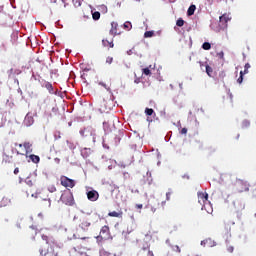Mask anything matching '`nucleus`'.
<instances>
[{"label": "nucleus", "instance_id": "f257e3e1", "mask_svg": "<svg viewBox=\"0 0 256 256\" xmlns=\"http://www.w3.org/2000/svg\"><path fill=\"white\" fill-rule=\"evenodd\" d=\"M74 221L77 225V231H80L82 233H87V231H89V227H91V222H89V218H87V216H75Z\"/></svg>", "mask_w": 256, "mask_h": 256}, {"label": "nucleus", "instance_id": "f03ea898", "mask_svg": "<svg viewBox=\"0 0 256 256\" xmlns=\"http://www.w3.org/2000/svg\"><path fill=\"white\" fill-rule=\"evenodd\" d=\"M112 239H113V236L111 235V229L109 228L108 225L103 226L100 229L99 235L96 236V241H97L98 245H101V243H103V241H109Z\"/></svg>", "mask_w": 256, "mask_h": 256}, {"label": "nucleus", "instance_id": "7ed1b4c3", "mask_svg": "<svg viewBox=\"0 0 256 256\" xmlns=\"http://www.w3.org/2000/svg\"><path fill=\"white\" fill-rule=\"evenodd\" d=\"M60 201H62L64 205H74L75 199L73 198V193H71V191H64L60 197Z\"/></svg>", "mask_w": 256, "mask_h": 256}, {"label": "nucleus", "instance_id": "20e7f679", "mask_svg": "<svg viewBox=\"0 0 256 256\" xmlns=\"http://www.w3.org/2000/svg\"><path fill=\"white\" fill-rule=\"evenodd\" d=\"M60 185H62V187L70 188L73 189V187H75V180L67 177V176H61L60 177Z\"/></svg>", "mask_w": 256, "mask_h": 256}, {"label": "nucleus", "instance_id": "39448f33", "mask_svg": "<svg viewBox=\"0 0 256 256\" xmlns=\"http://www.w3.org/2000/svg\"><path fill=\"white\" fill-rule=\"evenodd\" d=\"M249 183H247V181L244 180H237L236 181V189L238 191V193H245V191H249Z\"/></svg>", "mask_w": 256, "mask_h": 256}, {"label": "nucleus", "instance_id": "423d86ee", "mask_svg": "<svg viewBox=\"0 0 256 256\" xmlns=\"http://www.w3.org/2000/svg\"><path fill=\"white\" fill-rule=\"evenodd\" d=\"M198 203L203 207H205L207 205V203H209V194H207V192H198Z\"/></svg>", "mask_w": 256, "mask_h": 256}, {"label": "nucleus", "instance_id": "0eeeda50", "mask_svg": "<svg viewBox=\"0 0 256 256\" xmlns=\"http://www.w3.org/2000/svg\"><path fill=\"white\" fill-rule=\"evenodd\" d=\"M3 162L4 163H13V148L4 149Z\"/></svg>", "mask_w": 256, "mask_h": 256}, {"label": "nucleus", "instance_id": "6e6552de", "mask_svg": "<svg viewBox=\"0 0 256 256\" xmlns=\"http://www.w3.org/2000/svg\"><path fill=\"white\" fill-rule=\"evenodd\" d=\"M231 20L229 14H223L219 17V27L220 29H227L228 23Z\"/></svg>", "mask_w": 256, "mask_h": 256}, {"label": "nucleus", "instance_id": "1a4fd4ad", "mask_svg": "<svg viewBox=\"0 0 256 256\" xmlns=\"http://www.w3.org/2000/svg\"><path fill=\"white\" fill-rule=\"evenodd\" d=\"M19 147H24L25 151L21 153L17 152L18 155H29V153L33 151V149H31L33 147V144H31L30 142H24L23 144H19Z\"/></svg>", "mask_w": 256, "mask_h": 256}, {"label": "nucleus", "instance_id": "9d476101", "mask_svg": "<svg viewBox=\"0 0 256 256\" xmlns=\"http://www.w3.org/2000/svg\"><path fill=\"white\" fill-rule=\"evenodd\" d=\"M88 201H98L99 200V192L97 190H90L86 192Z\"/></svg>", "mask_w": 256, "mask_h": 256}, {"label": "nucleus", "instance_id": "9b49d317", "mask_svg": "<svg viewBox=\"0 0 256 256\" xmlns=\"http://www.w3.org/2000/svg\"><path fill=\"white\" fill-rule=\"evenodd\" d=\"M40 207L42 209H51V198H44L40 202Z\"/></svg>", "mask_w": 256, "mask_h": 256}, {"label": "nucleus", "instance_id": "f8f14e48", "mask_svg": "<svg viewBox=\"0 0 256 256\" xmlns=\"http://www.w3.org/2000/svg\"><path fill=\"white\" fill-rule=\"evenodd\" d=\"M41 85H42V87H45V89H47V91H49V93H51V94L54 93L53 84H51V82L42 80Z\"/></svg>", "mask_w": 256, "mask_h": 256}, {"label": "nucleus", "instance_id": "ddd939ff", "mask_svg": "<svg viewBox=\"0 0 256 256\" xmlns=\"http://www.w3.org/2000/svg\"><path fill=\"white\" fill-rule=\"evenodd\" d=\"M222 235H224L226 239H229V237H231V225H225L224 230L222 231Z\"/></svg>", "mask_w": 256, "mask_h": 256}, {"label": "nucleus", "instance_id": "4468645a", "mask_svg": "<svg viewBox=\"0 0 256 256\" xmlns=\"http://www.w3.org/2000/svg\"><path fill=\"white\" fill-rule=\"evenodd\" d=\"M147 255V256H155L153 254V251H151L149 249V246L143 247L140 251H139V255Z\"/></svg>", "mask_w": 256, "mask_h": 256}, {"label": "nucleus", "instance_id": "2eb2a0df", "mask_svg": "<svg viewBox=\"0 0 256 256\" xmlns=\"http://www.w3.org/2000/svg\"><path fill=\"white\" fill-rule=\"evenodd\" d=\"M102 44L103 47H109L110 49H113V47H115V44H113V40L103 39Z\"/></svg>", "mask_w": 256, "mask_h": 256}, {"label": "nucleus", "instance_id": "dca6fc26", "mask_svg": "<svg viewBox=\"0 0 256 256\" xmlns=\"http://www.w3.org/2000/svg\"><path fill=\"white\" fill-rule=\"evenodd\" d=\"M212 243H213V241L211 240V238H207V239L201 241V245L203 247H213Z\"/></svg>", "mask_w": 256, "mask_h": 256}, {"label": "nucleus", "instance_id": "f3484780", "mask_svg": "<svg viewBox=\"0 0 256 256\" xmlns=\"http://www.w3.org/2000/svg\"><path fill=\"white\" fill-rule=\"evenodd\" d=\"M111 30H110V34L111 35H117V27H119V24H117L116 22H112L111 23Z\"/></svg>", "mask_w": 256, "mask_h": 256}, {"label": "nucleus", "instance_id": "a211bd4d", "mask_svg": "<svg viewBox=\"0 0 256 256\" xmlns=\"http://www.w3.org/2000/svg\"><path fill=\"white\" fill-rule=\"evenodd\" d=\"M108 217H118L119 219H121V217H123V212L112 211L108 213Z\"/></svg>", "mask_w": 256, "mask_h": 256}, {"label": "nucleus", "instance_id": "6ab92c4d", "mask_svg": "<svg viewBox=\"0 0 256 256\" xmlns=\"http://www.w3.org/2000/svg\"><path fill=\"white\" fill-rule=\"evenodd\" d=\"M205 69H206V73L208 75V77H213V68L211 66H209V64L204 65Z\"/></svg>", "mask_w": 256, "mask_h": 256}, {"label": "nucleus", "instance_id": "aec40b11", "mask_svg": "<svg viewBox=\"0 0 256 256\" xmlns=\"http://www.w3.org/2000/svg\"><path fill=\"white\" fill-rule=\"evenodd\" d=\"M99 85L101 87H104L107 91H111V78L108 79V84H105L104 82H99Z\"/></svg>", "mask_w": 256, "mask_h": 256}, {"label": "nucleus", "instance_id": "412c9836", "mask_svg": "<svg viewBox=\"0 0 256 256\" xmlns=\"http://www.w3.org/2000/svg\"><path fill=\"white\" fill-rule=\"evenodd\" d=\"M29 159L32 161V163H35V164L41 161V158L35 154L30 155Z\"/></svg>", "mask_w": 256, "mask_h": 256}, {"label": "nucleus", "instance_id": "4be33fe9", "mask_svg": "<svg viewBox=\"0 0 256 256\" xmlns=\"http://www.w3.org/2000/svg\"><path fill=\"white\" fill-rule=\"evenodd\" d=\"M195 9H197V7L195 5H191L188 8V11H187L188 17H191V15H195Z\"/></svg>", "mask_w": 256, "mask_h": 256}, {"label": "nucleus", "instance_id": "5701e85b", "mask_svg": "<svg viewBox=\"0 0 256 256\" xmlns=\"http://www.w3.org/2000/svg\"><path fill=\"white\" fill-rule=\"evenodd\" d=\"M165 205H167V202L162 201L160 204H158L157 208H152L153 213H155L157 209H165Z\"/></svg>", "mask_w": 256, "mask_h": 256}, {"label": "nucleus", "instance_id": "b1692460", "mask_svg": "<svg viewBox=\"0 0 256 256\" xmlns=\"http://www.w3.org/2000/svg\"><path fill=\"white\" fill-rule=\"evenodd\" d=\"M123 29H125L126 31H131V29H133V25L131 24V22L127 21L123 24Z\"/></svg>", "mask_w": 256, "mask_h": 256}, {"label": "nucleus", "instance_id": "393cba45", "mask_svg": "<svg viewBox=\"0 0 256 256\" xmlns=\"http://www.w3.org/2000/svg\"><path fill=\"white\" fill-rule=\"evenodd\" d=\"M92 19H94V21H99V19H101V13L99 11L92 13Z\"/></svg>", "mask_w": 256, "mask_h": 256}, {"label": "nucleus", "instance_id": "a878e982", "mask_svg": "<svg viewBox=\"0 0 256 256\" xmlns=\"http://www.w3.org/2000/svg\"><path fill=\"white\" fill-rule=\"evenodd\" d=\"M202 49H204V51H209V49H211V43L204 42L202 45Z\"/></svg>", "mask_w": 256, "mask_h": 256}, {"label": "nucleus", "instance_id": "bb28decb", "mask_svg": "<svg viewBox=\"0 0 256 256\" xmlns=\"http://www.w3.org/2000/svg\"><path fill=\"white\" fill-rule=\"evenodd\" d=\"M154 113L155 111L152 108L145 109V114L148 115V117H151V115H153Z\"/></svg>", "mask_w": 256, "mask_h": 256}, {"label": "nucleus", "instance_id": "cd10ccee", "mask_svg": "<svg viewBox=\"0 0 256 256\" xmlns=\"http://www.w3.org/2000/svg\"><path fill=\"white\" fill-rule=\"evenodd\" d=\"M177 27H183L185 25V20L183 18H179L176 22Z\"/></svg>", "mask_w": 256, "mask_h": 256}, {"label": "nucleus", "instance_id": "c85d7f7f", "mask_svg": "<svg viewBox=\"0 0 256 256\" xmlns=\"http://www.w3.org/2000/svg\"><path fill=\"white\" fill-rule=\"evenodd\" d=\"M153 35H155V32H153V31H146L145 33H144V37L147 39V38H149V37H153Z\"/></svg>", "mask_w": 256, "mask_h": 256}, {"label": "nucleus", "instance_id": "c756f323", "mask_svg": "<svg viewBox=\"0 0 256 256\" xmlns=\"http://www.w3.org/2000/svg\"><path fill=\"white\" fill-rule=\"evenodd\" d=\"M25 183L28 185V187H33V180L31 178L27 177L25 179Z\"/></svg>", "mask_w": 256, "mask_h": 256}, {"label": "nucleus", "instance_id": "7c9ffc66", "mask_svg": "<svg viewBox=\"0 0 256 256\" xmlns=\"http://www.w3.org/2000/svg\"><path fill=\"white\" fill-rule=\"evenodd\" d=\"M48 191L49 193H55V191H57V187H55V185H50L48 186Z\"/></svg>", "mask_w": 256, "mask_h": 256}, {"label": "nucleus", "instance_id": "2f4dec72", "mask_svg": "<svg viewBox=\"0 0 256 256\" xmlns=\"http://www.w3.org/2000/svg\"><path fill=\"white\" fill-rule=\"evenodd\" d=\"M142 73H143L144 75L149 76V75H151V70H150L149 68H143V69H142Z\"/></svg>", "mask_w": 256, "mask_h": 256}, {"label": "nucleus", "instance_id": "473e14b6", "mask_svg": "<svg viewBox=\"0 0 256 256\" xmlns=\"http://www.w3.org/2000/svg\"><path fill=\"white\" fill-rule=\"evenodd\" d=\"M219 79H221V81H223L226 77L225 71H221L218 75Z\"/></svg>", "mask_w": 256, "mask_h": 256}, {"label": "nucleus", "instance_id": "72a5a7b5", "mask_svg": "<svg viewBox=\"0 0 256 256\" xmlns=\"http://www.w3.org/2000/svg\"><path fill=\"white\" fill-rule=\"evenodd\" d=\"M243 71L240 72V77L237 79V83H239L240 85L243 83Z\"/></svg>", "mask_w": 256, "mask_h": 256}, {"label": "nucleus", "instance_id": "f704fd0d", "mask_svg": "<svg viewBox=\"0 0 256 256\" xmlns=\"http://www.w3.org/2000/svg\"><path fill=\"white\" fill-rule=\"evenodd\" d=\"M171 195H173V191H169L166 193V201H171Z\"/></svg>", "mask_w": 256, "mask_h": 256}, {"label": "nucleus", "instance_id": "c9c22d12", "mask_svg": "<svg viewBox=\"0 0 256 256\" xmlns=\"http://www.w3.org/2000/svg\"><path fill=\"white\" fill-rule=\"evenodd\" d=\"M106 63H108V65H111V63H113V57L108 56V57L106 58Z\"/></svg>", "mask_w": 256, "mask_h": 256}, {"label": "nucleus", "instance_id": "e433bc0d", "mask_svg": "<svg viewBox=\"0 0 256 256\" xmlns=\"http://www.w3.org/2000/svg\"><path fill=\"white\" fill-rule=\"evenodd\" d=\"M86 131H87V128L81 129V130H80V135H81L82 137H87V134H85Z\"/></svg>", "mask_w": 256, "mask_h": 256}, {"label": "nucleus", "instance_id": "4c0bfd02", "mask_svg": "<svg viewBox=\"0 0 256 256\" xmlns=\"http://www.w3.org/2000/svg\"><path fill=\"white\" fill-rule=\"evenodd\" d=\"M217 57H219V59H224L225 53H223V51L218 52V53H217Z\"/></svg>", "mask_w": 256, "mask_h": 256}, {"label": "nucleus", "instance_id": "58836bf2", "mask_svg": "<svg viewBox=\"0 0 256 256\" xmlns=\"http://www.w3.org/2000/svg\"><path fill=\"white\" fill-rule=\"evenodd\" d=\"M49 252L47 250H44V249H40V255L41 256H47Z\"/></svg>", "mask_w": 256, "mask_h": 256}, {"label": "nucleus", "instance_id": "ea45409f", "mask_svg": "<svg viewBox=\"0 0 256 256\" xmlns=\"http://www.w3.org/2000/svg\"><path fill=\"white\" fill-rule=\"evenodd\" d=\"M227 251L228 253H233V251H235V248L233 246H228Z\"/></svg>", "mask_w": 256, "mask_h": 256}, {"label": "nucleus", "instance_id": "a19ab883", "mask_svg": "<svg viewBox=\"0 0 256 256\" xmlns=\"http://www.w3.org/2000/svg\"><path fill=\"white\" fill-rule=\"evenodd\" d=\"M180 133H181V135H187V128H182Z\"/></svg>", "mask_w": 256, "mask_h": 256}, {"label": "nucleus", "instance_id": "79ce46f5", "mask_svg": "<svg viewBox=\"0 0 256 256\" xmlns=\"http://www.w3.org/2000/svg\"><path fill=\"white\" fill-rule=\"evenodd\" d=\"M135 209H143V204H136Z\"/></svg>", "mask_w": 256, "mask_h": 256}, {"label": "nucleus", "instance_id": "37998d69", "mask_svg": "<svg viewBox=\"0 0 256 256\" xmlns=\"http://www.w3.org/2000/svg\"><path fill=\"white\" fill-rule=\"evenodd\" d=\"M244 69H246V70H247V69H251V64L246 63L245 66H244Z\"/></svg>", "mask_w": 256, "mask_h": 256}, {"label": "nucleus", "instance_id": "c03bdc74", "mask_svg": "<svg viewBox=\"0 0 256 256\" xmlns=\"http://www.w3.org/2000/svg\"><path fill=\"white\" fill-rule=\"evenodd\" d=\"M18 173H19V168H15L14 169V175H18Z\"/></svg>", "mask_w": 256, "mask_h": 256}, {"label": "nucleus", "instance_id": "a18cd8bd", "mask_svg": "<svg viewBox=\"0 0 256 256\" xmlns=\"http://www.w3.org/2000/svg\"><path fill=\"white\" fill-rule=\"evenodd\" d=\"M175 250H176L178 253H181V248H179V246H175Z\"/></svg>", "mask_w": 256, "mask_h": 256}, {"label": "nucleus", "instance_id": "49530a36", "mask_svg": "<svg viewBox=\"0 0 256 256\" xmlns=\"http://www.w3.org/2000/svg\"><path fill=\"white\" fill-rule=\"evenodd\" d=\"M247 73H249V69L244 68V72H243V74H244V75H247Z\"/></svg>", "mask_w": 256, "mask_h": 256}, {"label": "nucleus", "instance_id": "de8ad7c7", "mask_svg": "<svg viewBox=\"0 0 256 256\" xmlns=\"http://www.w3.org/2000/svg\"><path fill=\"white\" fill-rule=\"evenodd\" d=\"M15 73L16 75H21V70H16Z\"/></svg>", "mask_w": 256, "mask_h": 256}, {"label": "nucleus", "instance_id": "09e8293b", "mask_svg": "<svg viewBox=\"0 0 256 256\" xmlns=\"http://www.w3.org/2000/svg\"><path fill=\"white\" fill-rule=\"evenodd\" d=\"M244 125H249V122L248 121H244Z\"/></svg>", "mask_w": 256, "mask_h": 256}, {"label": "nucleus", "instance_id": "8fccbe9b", "mask_svg": "<svg viewBox=\"0 0 256 256\" xmlns=\"http://www.w3.org/2000/svg\"><path fill=\"white\" fill-rule=\"evenodd\" d=\"M42 239L47 240V236H42Z\"/></svg>", "mask_w": 256, "mask_h": 256}, {"label": "nucleus", "instance_id": "3c124183", "mask_svg": "<svg viewBox=\"0 0 256 256\" xmlns=\"http://www.w3.org/2000/svg\"><path fill=\"white\" fill-rule=\"evenodd\" d=\"M199 64H200V67H203V62H199Z\"/></svg>", "mask_w": 256, "mask_h": 256}, {"label": "nucleus", "instance_id": "603ef678", "mask_svg": "<svg viewBox=\"0 0 256 256\" xmlns=\"http://www.w3.org/2000/svg\"><path fill=\"white\" fill-rule=\"evenodd\" d=\"M32 197H35L37 199V195H35V194H32Z\"/></svg>", "mask_w": 256, "mask_h": 256}]
</instances>
